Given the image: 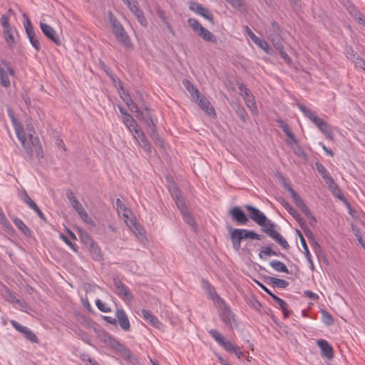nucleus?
Wrapping results in <instances>:
<instances>
[{
    "instance_id": "obj_1",
    "label": "nucleus",
    "mask_w": 365,
    "mask_h": 365,
    "mask_svg": "<svg viewBox=\"0 0 365 365\" xmlns=\"http://www.w3.org/2000/svg\"><path fill=\"white\" fill-rule=\"evenodd\" d=\"M16 133L17 138L21 141L22 146L26 151L27 158L29 160H32L34 156L38 158H43V148L38 137H34L31 133H29V142H26V137L23 130L16 128Z\"/></svg>"
},
{
    "instance_id": "obj_2",
    "label": "nucleus",
    "mask_w": 365,
    "mask_h": 365,
    "mask_svg": "<svg viewBox=\"0 0 365 365\" xmlns=\"http://www.w3.org/2000/svg\"><path fill=\"white\" fill-rule=\"evenodd\" d=\"M297 107L304 116L309 118L328 139L332 140L333 133L329 124L318 117L314 111L307 108L305 106L297 104Z\"/></svg>"
},
{
    "instance_id": "obj_3",
    "label": "nucleus",
    "mask_w": 365,
    "mask_h": 365,
    "mask_svg": "<svg viewBox=\"0 0 365 365\" xmlns=\"http://www.w3.org/2000/svg\"><path fill=\"white\" fill-rule=\"evenodd\" d=\"M109 23L112 28V31L118 41L126 48H133V45L130 37L123 28L121 23L113 15L112 11H108Z\"/></svg>"
},
{
    "instance_id": "obj_4",
    "label": "nucleus",
    "mask_w": 365,
    "mask_h": 365,
    "mask_svg": "<svg viewBox=\"0 0 365 365\" xmlns=\"http://www.w3.org/2000/svg\"><path fill=\"white\" fill-rule=\"evenodd\" d=\"M170 194L178 208L180 210L184 221L195 229L196 226L195 219L187 207L184 198L182 197L180 190L173 186L170 190Z\"/></svg>"
},
{
    "instance_id": "obj_5",
    "label": "nucleus",
    "mask_w": 365,
    "mask_h": 365,
    "mask_svg": "<svg viewBox=\"0 0 365 365\" xmlns=\"http://www.w3.org/2000/svg\"><path fill=\"white\" fill-rule=\"evenodd\" d=\"M262 237V235L245 229H233L230 233L232 247L235 251H239L241 248V241L243 239L261 240Z\"/></svg>"
},
{
    "instance_id": "obj_6",
    "label": "nucleus",
    "mask_w": 365,
    "mask_h": 365,
    "mask_svg": "<svg viewBox=\"0 0 365 365\" xmlns=\"http://www.w3.org/2000/svg\"><path fill=\"white\" fill-rule=\"evenodd\" d=\"M187 24L205 41L217 43V37L209 30L205 29L197 19L190 18L187 19Z\"/></svg>"
},
{
    "instance_id": "obj_7",
    "label": "nucleus",
    "mask_w": 365,
    "mask_h": 365,
    "mask_svg": "<svg viewBox=\"0 0 365 365\" xmlns=\"http://www.w3.org/2000/svg\"><path fill=\"white\" fill-rule=\"evenodd\" d=\"M113 282L115 293L126 303L131 302L133 299V295L130 289L121 282L118 276L113 277Z\"/></svg>"
},
{
    "instance_id": "obj_8",
    "label": "nucleus",
    "mask_w": 365,
    "mask_h": 365,
    "mask_svg": "<svg viewBox=\"0 0 365 365\" xmlns=\"http://www.w3.org/2000/svg\"><path fill=\"white\" fill-rule=\"evenodd\" d=\"M23 17L25 20L24 25L29 41L35 49L38 51L41 49V45L36 35L32 24L26 14H24Z\"/></svg>"
},
{
    "instance_id": "obj_9",
    "label": "nucleus",
    "mask_w": 365,
    "mask_h": 365,
    "mask_svg": "<svg viewBox=\"0 0 365 365\" xmlns=\"http://www.w3.org/2000/svg\"><path fill=\"white\" fill-rule=\"evenodd\" d=\"M245 208L250 212L249 218L258 225L264 226L266 223L267 216L262 212L251 205H245Z\"/></svg>"
},
{
    "instance_id": "obj_10",
    "label": "nucleus",
    "mask_w": 365,
    "mask_h": 365,
    "mask_svg": "<svg viewBox=\"0 0 365 365\" xmlns=\"http://www.w3.org/2000/svg\"><path fill=\"white\" fill-rule=\"evenodd\" d=\"M208 333L225 351L228 352L235 351V346H234L231 341H226L225 337L217 330L210 329Z\"/></svg>"
},
{
    "instance_id": "obj_11",
    "label": "nucleus",
    "mask_w": 365,
    "mask_h": 365,
    "mask_svg": "<svg viewBox=\"0 0 365 365\" xmlns=\"http://www.w3.org/2000/svg\"><path fill=\"white\" fill-rule=\"evenodd\" d=\"M229 215L232 219L239 225H247L249 222V217L238 206L234 207L229 210Z\"/></svg>"
},
{
    "instance_id": "obj_12",
    "label": "nucleus",
    "mask_w": 365,
    "mask_h": 365,
    "mask_svg": "<svg viewBox=\"0 0 365 365\" xmlns=\"http://www.w3.org/2000/svg\"><path fill=\"white\" fill-rule=\"evenodd\" d=\"M10 323L16 331L23 334L24 336L29 341H30L32 343H38V338H37L36 335L31 329H29L27 327L21 325L19 323H18L15 320H11Z\"/></svg>"
},
{
    "instance_id": "obj_13",
    "label": "nucleus",
    "mask_w": 365,
    "mask_h": 365,
    "mask_svg": "<svg viewBox=\"0 0 365 365\" xmlns=\"http://www.w3.org/2000/svg\"><path fill=\"white\" fill-rule=\"evenodd\" d=\"M40 27L43 33V34L51 41H53L56 45L60 46L61 44V41L59 36L56 34V31L51 27L50 25L41 22Z\"/></svg>"
},
{
    "instance_id": "obj_14",
    "label": "nucleus",
    "mask_w": 365,
    "mask_h": 365,
    "mask_svg": "<svg viewBox=\"0 0 365 365\" xmlns=\"http://www.w3.org/2000/svg\"><path fill=\"white\" fill-rule=\"evenodd\" d=\"M190 9L200 16H203L205 19H207L212 24H214V18L213 15L208 10V9L204 7L202 5L195 3L191 2L189 6Z\"/></svg>"
},
{
    "instance_id": "obj_15",
    "label": "nucleus",
    "mask_w": 365,
    "mask_h": 365,
    "mask_svg": "<svg viewBox=\"0 0 365 365\" xmlns=\"http://www.w3.org/2000/svg\"><path fill=\"white\" fill-rule=\"evenodd\" d=\"M197 105L209 115L216 116V113L214 107L212 106L210 102L204 96L200 93V96L198 98H195Z\"/></svg>"
},
{
    "instance_id": "obj_16",
    "label": "nucleus",
    "mask_w": 365,
    "mask_h": 365,
    "mask_svg": "<svg viewBox=\"0 0 365 365\" xmlns=\"http://www.w3.org/2000/svg\"><path fill=\"white\" fill-rule=\"evenodd\" d=\"M325 183L327 185L329 189L330 190V191H331L332 194L336 197H337L339 200H340L341 201H342L343 202H344L345 204H346L347 205L349 206L348 201L344 197L340 188L335 183V182L334 181L332 178L331 179H329L328 181H327Z\"/></svg>"
},
{
    "instance_id": "obj_17",
    "label": "nucleus",
    "mask_w": 365,
    "mask_h": 365,
    "mask_svg": "<svg viewBox=\"0 0 365 365\" xmlns=\"http://www.w3.org/2000/svg\"><path fill=\"white\" fill-rule=\"evenodd\" d=\"M116 319L119 323L120 328L125 331H128L130 329V324L127 314L123 309H117L116 311Z\"/></svg>"
},
{
    "instance_id": "obj_18",
    "label": "nucleus",
    "mask_w": 365,
    "mask_h": 365,
    "mask_svg": "<svg viewBox=\"0 0 365 365\" xmlns=\"http://www.w3.org/2000/svg\"><path fill=\"white\" fill-rule=\"evenodd\" d=\"M317 345L321 349L322 355L329 359L333 358V349L325 339H319Z\"/></svg>"
},
{
    "instance_id": "obj_19",
    "label": "nucleus",
    "mask_w": 365,
    "mask_h": 365,
    "mask_svg": "<svg viewBox=\"0 0 365 365\" xmlns=\"http://www.w3.org/2000/svg\"><path fill=\"white\" fill-rule=\"evenodd\" d=\"M264 282L272 287L284 289L289 285V282L284 279L275 278L270 276L264 277Z\"/></svg>"
},
{
    "instance_id": "obj_20",
    "label": "nucleus",
    "mask_w": 365,
    "mask_h": 365,
    "mask_svg": "<svg viewBox=\"0 0 365 365\" xmlns=\"http://www.w3.org/2000/svg\"><path fill=\"white\" fill-rule=\"evenodd\" d=\"M66 197L69 200L71 205L73 207V208L76 210L77 213H79V212L84 210L83 207L80 203L78 200L76 198L73 192L71 190L68 189L66 190Z\"/></svg>"
},
{
    "instance_id": "obj_21",
    "label": "nucleus",
    "mask_w": 365,
    "mask_h": 365,
    "mask_svg": "<svg viewBox=\"0 0 365 365\" xmlns=\"http://www.w3.org/2000/svg\"><path fill=\"white\" fill-rule=\"evenodd\" d=\"M141 317L154 327L160 328L161 323L150 311L147 309H142Z\"/></svg>"
},
{
    "instance_id": "obj_22",
    "label": "nucleus",
    "mask_w": 365,
    "mask_h": 365,
    "mask_svg": "<svg viewBox=\"0 0 365 365\" xmlns=\"http://www.w3.org/2000/svg\"><path fill=\"white\" fill-rule=\"evenodd\" d=\"M221 319L227 326L232 327V322L235 321L234 314L228 306H225L220 313Z\"/></svg>"
},
{
    "instance_id": "obj_23",
    "label": "nucleus",
    "mask_w": 365,
    "mask_h": 365,
    "mask_svg": "<svg viewBox=\"0 0 365 365\" xmlns=\"http://www.w3.org/2000/svg\"><path fill=\"white\" fill-rule=\"evenodd\" d=\"M242 96L244 98L246 106L250 109V110L252 113L257 112V107L255 101V97L252 92L249 91L247 93L245 92V93H242Z\"/></svg>"
},
{
    "instance_id": "obj_24",
    "label": "nucleus",
    "mask_w": 365,
    "mask_h": 365,
    "mask_svg": "<svg viewBox=\"0 0 365 365\" xmlns=\"http://www.w3.org/2000/svg\"><path fill=\"white\" fill-rule=\"evenodd\" d=\"M139 120L144 121L146 125L153 121L148 107L145 106L143 110H139L135 114Z\"/></svg>"
},
{
    "instance_id": "obj_25",
    "label": "nucleus",
    "mask_w": 365,
    "mask_h": 365,
    "mask_svg": "<svg viewBox=\"0 0 365 365\" xmlns=\"http://www.w3.org/2000/svg\"><path fill=\"white\" fill-rule=\"evenodd\" d=\"M282 205L286 209V210L296 220V221H297L299 224L304 220L298 213V212L288 202L283 200Z\"/></svg>"
},
{
    "instance_id": "obj_26",
    "label": "nucleus",
    "mask_w": 365,
    "mask_h": 365,
    "mask_svg": "<svg viewBox=\"0 0 365 365\" xmlns=\"http://www.w3.org/2000/svg\"><path fill=\"white\" fill-rule=\"evenodd\" d=\"M12 220L14 224L22 233H24L27 237L31 236V231L21 219L14 217Z\"/></svg>"
},
{
    "instance_id": "obj_27",
    "label": "nucleus",
    "mask_w": 365,
    "mask_h": 365,
    "mask_svg": "<svg viewBox=\"0 0 365 365\" xmlns=\"http://www.w3.org/2000/svg\"><path fill=\"white\" fill-rule=\"evenodd\" d=\"M270 232V237L274 240L282 248L287 250L289 245L287 241L278 232Z\"/></svg>"
},
{
    "instance_id": "obj_28",
    "label": "nucleus",
    "mask_w": 365,
    "mask_h": 365,
    "mask_svg": "<svg viewBox=\"0 0 365 365\" xmlns=\"http://www.w3.org/2000/svg\"><path fill=\"white\" fill-rule=\"evenodd\" d=\"M266 32L268 35V38L269 40H271L273 38V36H277L278 38L281 37L280 28L279 25L274 21L272 22L271 26L267 30Z\"/></svg>"
},
{
    "instance_id": "obj_29",
    "label": "nucleus",
    "mask_w": 365,
    "mask_h": 365,
    "mask_svg": "<svg viewBox=\"0 0 365 365\" xmlns=\"http://www.w3.org/2000/svg\"><path fill=\"white\" fill-rule=\"evenodd\" d=\"M269 265L277 272H284L287 274L289 273V271L287 266L282 262L274 259L269 262Z\"/></svg>"
},
{
    "instance_id": "obj_30",
    "label": "nucleus",
    "mask_w": 365,
    "mask_h": 365,
    "mask_svg": "<svg viewBox=\"0 0 365 365\" xmlns=\"http://www.w3.org/2000/svg\"><path fill=\"white\" fill-rule=\"evenodd\" d=\"M8 71L3 68H0V85L4 88H9L11 81L8 76Z\"/></svg>"
},
{
    "instance_id": "obj_31",
    "label": "nucleus",
    "mask_w": 365,
    "mask_h": 365,
    "mask_svg": "<svg viewBox=\"0 0 365 365\" xmlns=\"http://www.w3.org/2000/svg\"><path fill=\"white\" fill-rule=\"evenodd\" d=\"M315 165L317 170L321 175L325 182L332 178L326 168L322 163L317 162Z\"/></svg>"
},
{
    "instance_id": "obj_32",
    "label": "nucleus",
    "mask_w": 365,
    "mask_h": 365,
    "mask_svg": "<svg viewBox=\"0 0 365 365\" xmlns=\"http://www.w3.org/2000/svg\"><path fill=\"white\" fill-rule=\"evenodd\" d=\"M203 283L205 284V288L207 289V292L213 300L220 301L222 303H224V300L216 293L214 287L208 282L203 281Z\"/></svg>"
},
{
    "instance_id": "obj_33",
    "label": "nucleus",
    "mask_w": 365,
    "mask_h": 365,
    "mask_svg": "<svg viewBox=\"0 0 365 365\" xmlns=\"http://www.w3.org/2000/svg\"><path fill=\"white\" fill-rule=\"evenodd\" d=\"M183 85L186 87L187 90L190 93L193 98H198L200 96V93L198 89L195 87L191 83L187 81H183Z\"/></svg>"
},
{
    "instance_id": "obj_34",
    "label": "nucleus",
    "mask_w": 365,
    "mask_h": 365,
    "mask_svg": "<svg viewBox=\"0 0 365 365\" xmlns=\"http://www.w3.org/2000/svg\"><path fill=\"white\" fill-rule=\"evenodd\" d=\"M147 127L148 129V133H150L152 138L157 142H162V139L160 137V135L156 130V125H155L154 121L148 124Z\"/></svg>"
},
{
    "instance_id": "obj_35",
    "label": "nucleus",
    "mask_w": 365,
    "mask_h": 365,
    "mask_svg": "<svg viewBox=\"0 0 365 365\" xmlns=\"http://www.w3.org/2000/svg\"><path fill=\"white\" fill-rule=\"evenodd\" d=\"M90 254L93 259L96 261H101L103 259L101 249L98 246H95L93 244L90 247Z\"/></svg>"
},
{
    "instance_id": "obj_36",
    "label": "nucleus",
    "mask_w": 365,
    "mask_h": 365,
    "mask_svg": "<svg viewBox=\"0 0 365 365\" xmlns=\"http://www.w3.org/2000/svg\"><path fill=\"white\" fill-rule=\"evenodd\" d=\"M21 200L26 203L31 209L36 208V202L29 197L28 193L25 190H23L22 194L21 195Z\"/></svg>"
},
{
    "instance_id": "obj_37",
    "label": "nucleus",
    "mask_w": 365,
    "mask_h": 365,
    "mask_svg": "<svg viewBox=\"0 0 365 365\" xmlns=\"http://www.w3.org/2000/svg\"><path fill=\"white\" fill-rule=\"evenodd\" d=\"M302 246L304 250V255H305L306 259H307V261L309 264V267L312 270H313L314 268V262L312 259L311 254L309 251V249H308V247H307V245L306 243L304 238L302 239Z\"/></svg>"
},
{
    "instance_id": "obj_38",
    "label": "nucleus",
    "mask_w": 365,
    "mask_h": 365,
    "mask_svg": "<svg viewBox=\"0 0 365 365\" xmlns=\"http://www.w3.org/2000/svg\"><path fill=\"white\" fill-rule=\"evenodd\" d=\"M123 121L130 131H133L132 128L137 125L135 120L130 114H126L125 116H123Z\"/></svg>"
},
{
    "instance_id": "obj_39",
    "label": "nucleus",
    "mask_w": 365,
    "mask_h": 365,
    "mask_svg": "<svg viewBox=\"0 0 365 365\" xmlns=\"http://www.w3.org/2000/svg\"><path fill=\"white\" fill-rule=\"evenodd\" d=\"M276 225L267 217L266 223L262 227L261 230L270 237V232H277L274 230Z\"/></svg>"
},
{
    "instance_id": "obj_40",
    "label": "nucleus",
    "mask_w": 365,
    "mask_h": 365,
    "mask_svg": "<svg viewBox=\"0 0 365 365\" xmlns=\"http://www.w3.org/2000/svg\"><path fill=\"white\" fill-rule=\"evenodd\" d=\"M7 29H4V33L5 35V41L9 47H12L14 44V37L12 34V29L11 26L9 27L8 31Z\"/></svg>"
},
{
    "instance_id": "obj_41",
    "label": "nucleus",
    "mask_w": 365,
    "mask_h": 365,
    "mask_svg": "<svg viewBox=\"0 0 365 365\" xmlns=\"http://www.w3.org/2000/svg\"><path fill=\"white\" fill-rule=\"evenodd\" d=\"M141 138L138 140L140 146L147 153H151V146L144 134H140Z\"/></svg>"
},
{
    "instance_id": "obj_42",
    "label": "nucleus",
    "mask_w": 365,
    "mask_h": 365,
    "mask_svg": "<svg viewBox=\"0 0 365 365\" xmlns=\"http://www.w3.org/2000/svg\"><path fill=\"white\" fill-rule=\"evenodd\" d=\"M322 321L326 325H331L334 323L333 317L326 310L322 309L321 311Z\"/></svg>"
},
{
    "instance_id": "obj_43",
    "label": "nucleus",
    "mask_w": 365,
    "mask_h": 365,
    "mask_svg": "<svg viewBox=\"0 0 365 365\" xmlns=\"http://www.w3.org/2000/svg\"><path fill=\"white\" fill-rule=\"evenodd\" d=\"M274 46V47L278 51L284 49V42L282 38H278L277 36H273V38L270 40Z\"/></svg>"
},
{
    "instance_id": "obj_44",
    "label": "nucleus",
    "mask_w": 365,
    "mask_h": 365,
    "mask_svg": "<svg viewBox=\"0 0 365 365\" xmlns=\"http://www.w3.org/2000/svg\"><path fill=\"white\" fill-rule=\"evenodd\" d=\"M300 210H302V212L309 218L310 219V222L309 224L311 225H313L314 223L317 222V220L316 218L314 217V216L312 215L310 210L308 208V207L307 206V205H304V207H302V208H300Z\"/></svg>"
},
{
    "instance_id": "obj_45",
    "label": "nucleus",
    "mask_w": 365,
    "mask_h": 365,
    "mask_svg": "<svg viewBox=\"0 0 365 365\" xmlns=\"http://www.w3.org/2000/svg\"><path fill=\"white\" fill-rule=\"evenodd\" d=\"M96 305L97 307V308L103 312H110L111 311L110 308L109 307V306L106 304H105L103 302H102L101 299H98L96 300Z\"/></svg>"
},
{
    "instance_id": "obj_46",
    "label": "nucleus",
    "mask_w": 365,
    "mask_h": 365,
    "mask_svg": "<svg viewBox=\"0 0 365 365\" xmlns=\"http://www.w3.org/2000/svg\"><path fill=\"white\" fill-rule=\"evenodd\" d=\"M272 254H274V251L269 246H264L262 248L259 253V257L261 259L264 258L266 256H272Z\"/></svg>"
},
{
    "instance_id": "obj_47",
    "label": "nucleus",
    "mask_w": 365,
    "mask_h": 365,
    "mask_svg": "<svg viewBox=\"0 0 365 365\" xmlns=\"http://www.w3.org/2000/svg\"><path fill=\"white\" fill-rule=\"evenodd\" d=\"M275 302L279 304V306L280 307V308L283 311V314H284V317H287L288 314H289V312L287 310V304L283 299H282L279 297H277L275 299Z\"/></svg>"
},
{
    "instance_id": "obj_48",
    "label": "nucleus",
    "mask_w": 365,
    "mask_h": 365,
    "mask_svg": "<svg viewBox=\"0 0 365 365\" xmlns=\"http://www.w3.org/2000/svg\"><path fill=\"white\" fill-rule=\"evenodd\" d=\"M80 218L84 221L85 222H86L87 224H92L93 223V220L92 219L88 216L87 212L86 211V210L84 209L83 210H81V212H79V213H78Z\"/></svg>"
},
{
    "instance_id": "obj_49",
    "label": "nucleus",
    "mask_w": 365,
    "mask_h": 365,
    "mask_svg": "<svg viewBox=\"0 0 365 365\" xmlns=\"http://www.w3.org/2000/svg\"><path fill=\"white\" fill-rule=\"evenodd\" d=\"M292 148H293V151L295 155H297V156H299L303 159L307 158V154L305 153V152L304 151V150L302 149V148L300 145L297 144L296 147Z\"/></svg>"
},
{
    "instance_id": "obj_50",
    "label": "nucleus",
    "mask_w": 365,
    "mask_h": 365,
    "mask_svg": "<svg viewBox=\"0 0 365 365\" xmlns=\"http://www.w3.org/2000/svg\"><path fill=\"white\" fill-rule=\"evenodd\" d=\"M289 192L290 194L291 197L292 198L294 202L297 205L299 202L302 201V199L300 197V196L294 191L292 188H289Z\"/></svg>"
},
{
    "instance_id": "obj_51",
    "label": "nucleus",
    "mask_w": 365,
    "mask_h": 365,
    "mask_svg": "<svg viewBox=\"0 0 365 365\" xmlns=\"http://www.w3.org/2000/svg\"><path fill=\"white\" fill-rule=\"evenodd\" d=\"M120 353H121L122 355L127 359H129L130 361H132L133 359H135L131 351L129 349L126 348L125 346L123 347V349H122Z\"/></svg>"
},
{
    "instance_id": "obj_52",
    "label": "nucleus",
    "mask_w": 365,
    "mask_h": 365,
    "mask_svg": "<svg viewBox=\"0 0 365 365\" xmlns=\"http://www.w3.org/2000/svg\"><path fill=\"white\" fill-rule=\"evenodd\" d=\"M301 228L303 230L304 234L306 235V236L309 238V237H312V235H313V233L311 231V230L308 227V226L306 225V222L305 221H302L301 222V223L299 224Z\"/></svg>"
},
{
    "instance_id": "obj_53",
    "label": "nucleus",
    "mask_w": 365,
    "mask_h": 365,
    "mask_svg": "<svg viewBox=\"0 0 365 365\" xmlns=\"http://www.w3.org/2000/svg\"><path fill=\"white\" fill-rule=\"evenodd\" d=\"M60 237L68 246L71 247L72 250L77 252L78 250L76 245L72 243L66 236L64 235H61Z\"/></svg>"
},
{
    "instance_id": "obj_54",
    "label": "nucleus",
    "mask_w": 365,
    "mask_h": 365,
    "mask_svg": "<svg viewBox=\"0 0 365 365\" xmlns=\"http://www.w3.org/2000/svg\"><path fill=\"white\" fill-rule=\"evenodd\" d=\"M1 64L5 67L6 70L8 71L9 74L11 76H15V71L10 66L9 62L6 61V60H1Z\"/></svg>"
},
{
    "instance_id": "obj_55",
    "label": "nucleus",
    "mask_w": 365,
    "mask_h": 365,
    "mask_svg": "<svg viewBox=\"0 0 365 365\" xmlns=\"http://www.w3.org/2000/svg\"><path fill=\"white\" fill-rule=\"evenodd\" d=\"M110 346L117 350L118 352H120L122 349H123V346L122 344H120L119 341L114 339H110Z\"/></svg>"
},
{
    "instance_id": "obj_56",
    "label": "nucleus",
    "mask_w": 365,
    "mask_h": 365,
    "mask_svg": "<svg viewBox=\"0 0 365 365\" xmlns=\"http://www.w3.org/2000/svg\"><path fill=\"white\" fill-rule=\"evenodd\" d=\"M1 24L3 29H7L11 26L9 24V16L6 14H3L1 17Z\"/></svg>"
},
{
    "instance_id": "obj_57",
    "label": "nucleus",
    "mask_w": 365,
    "mask_h": 365,
    "mask_svg": "<svg viewBox=\"0 0 365 365\" xmlns=\"http://www.w3.org/2000/svg\"><path fill=\"white\" fill-rule=\"evenodd\" d=\"M6 299L11 303L16 304V302H19V299L16 298L14 293L9 290L6 291Z\"/></svg>"
},
{
    "instance_id": "obj_58",
    "label": "nucleus",
    "mask_w": 365,
    "mask_h": 365,
    "mask_svg": "<svg viewBox=\"0 0 365 365\" xmlns=\"http://www.w3.org/2000/svg\"><path fill=\"white\" fill-rule=\"evenodd\" d=\"M125 4L129 8L130 11L135 14V16L136 15V14L141 11L135 3L131 2V0L129 1V4Z\"/></svg>"
},
{
    "instance_id": "obj_59",
    "label": "nucleus",
    "mask_w": 365,
    "mask_h": 365,
    "mask_svg": "<svg viewBox=\"0 0 365 365\" xmlns=\"http://www.w3.org/2000/svg\"><path fill=\"white\" fill-rule=\"evenodd\" d=\"M133 131H130L136 140H138L141 138L140 134H144L140 129L138 128V125L132 128Z\"/></svg>"
},
{
    "instance_id": "obj_60",
    "label": "nucleus",
    "mask_w": 365,
    "mask_h": 365,
    "mask_svg": "<svg viewBox=\"0 0 365 365\" xmlns=\"http://www.w3.org/2000/svg\"><path fill=\"white\" fill-rule=\"evenodd\" d=\"M354 62L357 67L365 71V61L362 58L357 56Z\"/></svg>"
},
{
    "instance_id": "obj_61",
    "label": "nucleus",
    "mask_w": 365,
    "mask_h": 365,
    "mask_svg": "<svg viewBox=\"0 0 365 365\" xmlns=\"http://www.w3.org/2000/svg\"><path fill=\"white\" fill-rule=\"evenodd\" d=\"M135 16H136L138 22L140 24V25H142L143 26H147V24H148L147 21H146L145 18L144 17L142 11L136 14Z\"/></svg>"
},
{
    "instance_id": "obj_62",
    "label": "nucleus",
    "mask_w": 365,
    "mask_h": 365,
    "mask_svg": "<svg viewBox=\"0 0 365 365\" xmlns=\"http://www.w3.org/2000/svg\"><path fill=\"white\" fill-rule=\"evenodd\" d=\"M255 43L257 44L264 51H267V50L269 49V45L264 40H262L259 38V41Z\"/></svg>"
},
{
    "instance_id": "obj_63",
    "label": "nucleus",
    "mask_w": 365,
    "mask_h": 365,
    "mask_svg": "<svg viewBox=\"0 0 365 365\" xmlns=\"http://www.w3.org/2000/svg\"><path fill=\"white\" fill-rule=\"evenodd\" d=\"M304 294L307 297L312 299L313 300H317L319 299V296L310 290H305L304 292Z\"/></svg>"
},
{
    "instance_id": "obj_64",
    "label": "nucleus",
    "mask_w": 365,
    "mask_h": 365,
    "mask_svg": "<svg viewBox=\"0 0 365 365\" xmlns=\"http://www.w3.org/2000/svg\"><path fill=\"white\" fill-rule=\"evenodd\" d=\"M279 55L281 56V57L284 60L285 62H287L288 63L291 62V58H289V56H288V54L286 53V51L284 49L279 51Z\"/></svg>"
}]
</instances>
